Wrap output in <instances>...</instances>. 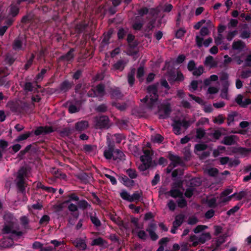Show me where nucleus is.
Listing matches in <instances>:
<instances>
[{"label":"nucleus","mask_w":251,"mask_h":251,"mask_svg":"<svg viewBox=\"0 0 251 251\" xmlns=\"http://www.w3.org/2000/svg\"><path fill=\"white\" fill-rule=\"evenodd\" d=\"M130 209L133 210V212L135 213H139L140 212L141 207L139 206H136L133 204L129 205Z\"/></svg>","instance_id":"62"},{"label":"nucleus","mask_w":251,"mask_h":251,"mask_svg":"<svg viewBox=\"0 0 251 251\" xmlns=\"http://www.w3.org/2000/svg\"><path fill=\"white\" fill-rule=\"evenodd\" d=\"M241 76L242 78H246L251 76V70H245L242 72Z\"/></svg>","instance_id":"58"},{"label":"nucleus","mask_w":251,"mask_h":251,"mask_svg":"<svg viewBox=\"0 0 251 251\" xmlns=\"http://www.w3.org/2000/svg\"><path fill=\"white\" fill-rule=\"evenodd\" d=\"M236 137L235 135H230L225 137L222 143L226 145H231L236 143Z\"/></svg>","instance_id":"16"},{"label":"nucleus","mask_w":251,"mask_h":251,"mask_svg":"<svg viewBox=\"0 0 251 251\" xmlns=\"http://www.w3.org/2000/svg\"><path fill=\"white\" fill-rule=\"evenodd\" d=\"M237 115V113L236 112H232L227 117V123L228 125H230L234 120L235 117Z\"/></svg>","instance_id":"43"},{"label":"nucleus","mask_w":251,"mask_h":251,"mask_svg":"<svg viewBox=\"0 0 251 251\" xmlns=\"http://www.w3.org/2000/svg\"><path fill=\"white\" fill-rule=\"evenodd\" d=\"M22 42L19 39H17L15 41L13 44V48L15 50H19L22 48Z\"/></svg>","instance_id":"54"},{"label":"nucleus","mask_w":251,"mask_h":251,"mask_svg":"<svg viewBox=\"0 0 251 251\" xmlns=\"http://www.w3.org/2000/svg\"><path fill=\"white\" fill-rule=\"evenodd\" d=\"M231 198H231V196H228V197L225 196V197H222V194H221L219 197V203H221L223 202H226L227 201H230Z\"/></svg>","instance_id":"48"},{"label":"nucleus","mask_w":251,"mask_h":251,"mask_svg":"<svg viewBox=\"0 0 251 251\" xmlns=\"http://www.w3.org/2000/svg\"><path fill=\"white\" fill-rule=\"evenodd\" d=\"M168 158L171 161V163L167 168V170L168 173H170L173 168L181 163V159L178 156L175 155L170 152L168 154Z\"/></svg>","instance_id":"5"},{"label":"nucleus","mask_w":251,"mask_h":251,"mask_svg":"<svg viewBox=\"0 0 251 251\" xmlns=\"http://www.w3.org/2000/svg\"><path fill=\"white\" fill-rule=\"evenodd\" d=\"M225 120V118L222 115H219L217 117L214 118L213 122L214 123L218 124H221L223 123Z\"/></svg>","instance_id":"41"},{"label":"nucleus","mask_w":251,"mask_h":251,"mask_svg":"<svg viewBox=\"0 0 251 251\" xmlns=\"http://www.w3.org/2000/svg\"><path fill=\"white\" fill-rule=\"evenodd\" d=\"M133 232L136 234L138 237L142 240H146L148 237V235L144 230L139 229L138 227L133 229Z\"/></svg>","instance_id":"18"},{"label":"nucleus","mask_w":251,"mask_h":251,"mask_svg":"<svg viewBox=\"0 0 251 251\" xmlns=\"http://www.w3.org/2000/svg\"><path fill=\"white\" fill-rule=\"evenodd\" d=\"M141 195L142 194L141 193L138 192L134 193L133 195H130V201H134L139 200L141 197Z\"/></svg>","instance_id":"38"},{"label":"nucleus","mask_w":251,"mask_h":251,"mask_svg":"<svg viewBox=\"0 0 251 251\" xmlns=\"http://www.w3.org/2000/svg\"><path fill=\"white\" fill-rule=\"evenodd\" d=\"M208 25L207 27L203 26L201 28L200 31V34L202 36H204L209 34V29L213 27L212 25L211 24V23L208 21Z\"/></svg>","instance_id":"23"},{"label":"nucleus","mask_w":251,"mask_h":251,"mask_svg":"<svg viewBox=\"0 0 251 251\" xmlns=\"http://www.w3.org/2000/svg\"><path fill=\"white\" fill-rule=\"evenodd\" d=\"M18 8L14 5H11L9 7V15L12 17L15 16L18 13Z\"/></svg>","instance_id":"34"},{"label":"nucleus","mask_w":251,"mask_h":251,"mask_svg":"<svg viewBox=\"0 0 251 251\" xmlns=\"http://www.w3.org/2000/svg\"><path fill=\"white\" fill-rule=\"evenodd\" d=\"M113 149L112 147H111L104 151V156L106 159H113Z\"/></svg>","instance_id":"29"},{"label":"nucleus","mask_w":251,"mask_h":251,"mask_svg":"<svg viewBox=\"0 0 251 251\" xmlns=\"http://www.w3.org/2000/svg\"><path fill=\"white\" fill-rule=\"evenodd\" d=\"M124 156V153L119 150H116L113 151V159L116 160L117 159H122Z\"/></svg>","instance_id":"27"},{"label":"nucleus","mask_w":251,"mask_h":251,"mask_svg":"<svg viewBox=\"0 0 251 251\" xmlns=\"http://www.w3.org/2000/svg\"><path fill=\"white\" fill-rule=\"evenodd\" d=\"M125 67V64L122 61H118L115 63L113 66V68L115 70L122 71Z\"/></svg>","instance_id":"37"},{"label":"nucleus","mask_w":251,"mask_h":251,"mask_svg":"<svg viewBox=\"0 0 251 251\" xmlns=\"http://www.w3.org/2000/svg\"><path fill=\"white\" fill-rule=\"evenodd\" d=\"M75 246L80 250H84L86 248V244L82 240H77L75 242Z\"/></svg>","instance_id":"28"},{"label":"nucleus","mask_w":251,"mask_h":251,"mask_svg":"<svg viewBox=\"0 0 251 251\" xmlns=\"http://www.w3.org/2000/svg\"><path fill=\"white\" fill-rule=\"evenodd\" d=\"M27 171L26 168L24 167L21 168L17 173L16 181L17 186L23 191L25 187V179L24 178L26 176Z\"/></svg>","instance_id":"3"},{"label":"nucleus","mask_w":251,"mask_h":251,"mask_svg":"<svg viewBox=\"0 0 251 251\" xmlns=\"http://www.w3.org/2000/svg\"><path fill=\"white\" fill-rule=\"evenodd\" d=\"M173 131L176 135L180 134L181 132V123L179 121L176 122L173 125Z\"/></svg>","instance_id":"25"},{"label":"nucleus","mask_w":251,"mask_h":251,"mask_svg":"<svg viewBox=\"0 0 251 251\" xmlns=\"http://www.w3.org/2000/svg\"><path fill=\"white\" fill-rule=\"evenodd\" d=\"M12 241L9 239H4V241H2L1 244L0 243V245H1L4 248H7L11 246V242Z\"/></svg>","instance_id":"57"},{"label":"nucleus","mask_w":251,"mask_h":251,"mask_svg":"<svg viewBox=\"0 0 251 251\" xmlns=\"http://www.w3.org/2000/svg\"><path fill=\"white\" fill-rule=\"evenodd\" d=\"M104 241L101 238H98L97 239H94L92 243V245H103Z\"/></svg>","instance_id":"46"},{"label":"nucleus","mask_w":251,"mask_h":251,"mask_svg":"<svg viewBox=\"0 0 251 251\" xmlns=\"http://www.w3.org/2000/svg\"><path fill=\"white\" fill-rule=\"evenodd\" d=\"M120 196L122 199L126 200L127 201H130V195L128 194L126 191H123L120 193Z\"/></svg>","instance_id":"42"},{"label":"nucleus","mask_w":251,"mask_h":251,"mask_svg":"<svg viewBox=\"0 0 251 251\" xmlns=\"http://www.w3.org/2000/svg\"><path fill=\"white\" fill-rule=\"evenodd\" d=\"M147 147L148 149L143 148L144 155L141 156V160L143 164L139 167V168L142 170H146L151 165L152 152L150 149L151 144L150 143L147 144Z\"/></svg>","instance_id":"2"},{"label":"nucleus","mask_w":251,"mask_h":251,"mask_svg":"<svg viewBox=\"0 0 251 251\" xmlns=\"http://www.w3.org/2000/svg\"><path fill=\"white\" fill-rule=\"evenodd\" d=\"M203 39L202 37H201L200 36L197 35L196 37V41L197 46L200 48L203 45L205 47H207L212 43V39L211 38H209L206 39L203 43Z\"/></svg>","instance_id":"10"},{"label":"nucleus","mask_w":251,"mask_h":251,"mask_svg":"<svg viewBox=\"0 0 251 251\" xmlns=\"http://www.w3.org/2000/svg\"><path fill=\"white\" fill-rule=\"evenodd\" d=\"M218 76L217 75H211L209 78L206 79L204 81V83L205 85L208 86L211 84V81H216L218 80Z\"/></svg>","instance_id":"30"},{"label":"nucleus","mask_w":251,"mask_h":251,"mask_svg":"<svg viewBox=\"0 0 251 251\" xmlns=\"http://www.w3.org/2000/svg\"><path fill=\"white\" fill-rule=\"evenodd\" d=\"M78 206L82 209H86L90 206L88 203L84 200L80 201L78 202Z\"/></svg>","instance_id":"40"},{"label":"nucleus","mask_w":251,"mask_h":251,"mask_svg":"<svg viewBox=\"0 0 251 251\" xmlns=\"http://www.w3.org/2000/svg\"><path fill=\"white\" fill-rule=\"evenodd\" d=\"M237 31L236 30L230 31L228 33L226 38L228 40H231L236 35Z\"/></svg>","instance_id":"63"},{"label":"nucleus","mask_w":251,"mask_h":251,"mask_svg":"<svg viewBox=\"0 0 251 251\" xmlns=\"http://www.w3.org/2000/svg\"><path fill=\"white\" fill-rule=\"evenodd\" d=\"M96 126L97 128L106 127L108 126V119L106 116L97 117L95 119Z\"/></svg>","instance_id":"7"},{"label":"nucleus","mask_w":251,"mask_h":251,"mask_svg":"<svg viewBox=\"0 0 251 251\" xmlns=\"http://www.w3.org/2000/svg\"><path fill=\"white\" fill-rule=\"evenodd\" d=\"M144 74V70L143 68L140 67L138 69L137 71V77L139 79L140 81L143 80V76Z\"/></svg>","instance_id":"50"},{"label":"nucleus","mask_w":251,"mask_h":251,"mask_svg":"<svg viewBox=\"0 0 251 251\" xmlns=\"http://www.w3.org/2000/svg\"><path fill=\"white\" fill-rule=\"evenodd\" d=\"M155 225L153 224H150L147 228V231L148 232L152 240H156L158 238V236L155 232Z\"/></svg>","instance_id":"13"},{"label":"nucleus","mask_w":251,"mask_h":251,"mask_svg":"<svg viewBox=\"0 0 251 251\" xmlns=\"http://www.w3.org/2000/svg\"><path fill=\"white\" fill-rule=\"evenodd\" d=\"M53 131V129L50 126L40 127L35 131V134L37 135L49 133Z\"/></svg>","instance_id":"17"},{"label":"nucleus","mask_w":251,"mask_h":251,"mask_svg":"<svg viewBox=\"0 0 251 251\" xmlns=\"http://www.w3.org/2000/svg\"><path fill=\"white\" fill-rule=\"evenodd\" d=\"M14 222H12V223L5 225L3 229V231L5 233H14V234H17L18 235H20L21 232H17L14 229Z\"/></svg>","instance_id":"15"},{"label":"nucleus","mask_w":251,"mask_h":251,"mask_svg":"<svg viewBox=\"0 0 251 251\" xmlns=\"http://www.w3.org/2000/svg\"><path fill=\"white\" fill-rule=\"evenodd\" d=\"M233 192V189L229 187L224 190L222 194V198L225 196H227Z\"/></svg>","instance_id":"60"},{"label":"nucleus","mask_w":251,"mask_h":251,"mask_svg":"<svg viewBox=\"0 0 251 251\" xmlns=\"http://www.w3.org/2000/svg\"><path fill=\"white\" fill-rule=\"evenodd\" d=\"M226 236L225 235L220 236L213 243V251L214 250H223L221 247V245L225 242Z\"/></svg>","instance_id":"11"},{"label":"nucleus","mask_w":251,"mask_h":251,"mask_svg":"<svg viewBox=\"0 0 251 251\" xmlns=\"http://www.w3.org/2000/svg\"><path fill=\"white\" fill-rule=\"evenodd\" d=\"M236 101L238 104L242 107H245L251 103V99L245 98L242 95H239L237 97Z\"/></svg>","instance_id":"12"},{"label":"nucleus","mask_w":251,"mask_h":251,"mask_svg":"<svg viewBox=\"0 0 251 251\" xmlns=\"http://www.w3.org/2000/svg\"><path fill=\"white\" fill-rule=\"evenodd\" d=\"M51 243L55 247H60L59 249H63L65 244L64 241H58L56 240L51 241Z\"/></svg>","instance_id":"35"},{"label":"nucleus","mask_w":251,"mask_h":251,"mask_svg":"<svg viewBox=\"0 0 251 251\" xmlns=\"http://www.w3.org/2000/svg\"><path fill=\"white\" fill-rule=\"evenodd\" d=\"M135 73V69L131 70L130 73L128 75V81L130 86H132L134 82V75Z\"/></svg>","instance_id":"32"},{"label":"nucleus","mask_w":251,"mask_h":251,"mask_svg":"<svg viewBox=\"0 0 251 251\" xmlns=\"http://www.w3.org/2000/svg\"><path fill=\"white\" fill-rule=\"evenodd\" d=\"M207 148V146L203 144H197L195 146V150L196 151H204Z\"/></svg>","instance_id":"49"},{"label":"nucleus","mask_w":251,"mask_h":251,"mask_svg":"<svg viewBox=\"0 0 251 251\" xmlns=\"http://www.w3.org/2000/svg\"><path fill=\"white\" fill-rule=\"evenodd\" d=\"M233 60H234L237 64L241 65L244 63L246 54L244 52L233 53L231 55Z\"/></svg>","instance_id":"9"},{"label":"nucleus","mask_w":251,"mask_h":251,"mask_svg":"<svg viewBox=\"0 0 251 251\" xmlns=\"http://www.w3.org/2000/svg\"><path fill=\"white\" fill-rule=\"evenodd\" d=\"M184 216L182 214H180L176 216L175 220L174 222V227L177 228L183 222Z\"/></svg>","instance_id":"21"},{"label":"nucleus","mask_w":251,"mask_h":251,"mask_svg":"<svg viewBox=\"0 0 251 251\" xmlns=\"http://www.w3.org/2000/svg\"><path fill=\"white\" fill-rule=\"evenodd\" d=\"M83 149L87 153L93 154L96 151L97 147L95 146L87 145L84 146Z\"/></svg>","instance_id":"22"},{"label":"nucleus","mask_w":251,"mask_h":251,"mask_svg":"<svg viewBox=\"0 0 251 251\" xmlns=\"http://www.w3.org/2000/svg\"><path fill=\"white\" fill-rule=\"evenodd\" d=\"M204 172L210 176H214L217 175L218 170L215 168H208L205 169Z\"/></svg>","instance_id":"24"},{"label":"nucleus","mask_w":251,"mask_h":251,"mask_svg":"<svg viewBox=\"0 0 251 251\" xmlns=\"http://www.w3.org/2000/svg\"><path fill=\"white\" fill-rule=\"evenodd\" d=\"M127 174L131 178H134L137 176L136 172L132 169H128L126 171Z\"/></svg>","instance_id":"55"},{"label":"nucleus","mask_w":251,"mask_h":251,"mask_svg":"<svg viewBox=\"0 0 251 251\" xmlns=\"http://www.w3.org/2000/svg\"><path fill=\"white\" fill-rule=\"evenodd\" d=\"M219 87L218 86H210L207 90V93L209 94H215L218 92Z\"/></svg>","instance_id":"39"},{"label":"nucleus","mask_w":251,"mask_h":251,"mask_svg":"<svg viewBox=\"0 0 251 251\" xmlns=\"http://www.w3.org/2000/svg\"><path fill=\"white\" fill-rule=\"evenodd\" d=\"M203 72V68L201 66L199 68L194 70L193 74L194 75L199 76L201 75Z\"/></svg>","instance_id":"51"},{"label":"nucleus","mask_w":251,"mask_h":251,"mask_svg":"<svg viewBox=\"0 0 251 251\" xmlns=\"http://www.w3.org/2000/svg\"><path fill=\"white\" fill-rule=\"evenodd\" d=\"M211 238V235L209 233H203L198 239L196 236H192L190 238V241L193 242L192 246H196L199 243H204L206 241Z\"/></svg>","instance_id":"4"},{"label":"nucleus","mask_w":251,"mask_h":251,"mask_svg":"<svg viewBox=\"0 0 251 251\" xmlns=\"http://www.w3.org/2000/svg\"><path fill=\"white\" fill-rule=\"evenodd\" d=\"M207 203L210 207H215L216 205V199L212 198L207 201Z\"/></svg>","instance_id":"64"},{"label":"nucleus","mask_w":251,"mask_h":251,"mask_svg":"<svg viewBox=\"0 0 251 251\" xmlns=\"http://www.w3.org/2000/svg\"><path fill=\"white\" fill-rule=\"evenodd\" d=\"M30 135V133L29 132H27L24 134H23L20 135L17 139V141H21L22 140H24L26 139L28 137H29Z\"/></svg>","instance_id":"44"},{"label":"nucleus","mask_w":251,"mask_h":251,"mask_svg":"<svg viewBox=\"0 0 251 251\" xmlns=\"http://www.w3.org/2000/svg\"><path fill=\"white\" fill-rule=\"evenodd\" d=\"M91 220L93 224L97 227L100 226L101 225L100 222L99 220V219L95 216H91Z\"/></svg>","instance_id":"45"},{"label":"nucleus","mask_w":251,"mask_h":251,"mask_svg":"<svg viewBox=\"0 0 251 251\" xmlns=\"http://www.w3.org/2000/svg\"><path fill=\"white\" fill-rule=\"evenodd\" d=\"M47 72V70L45 69H43L41 70V73H39L36 76V80L37 81H40L41 80L43 77L44 75L46 74Z\"/></svg>","instance_id":"61"},{"label":"nucleus","mask_w":251,"mask_h":251,"mask_svg":"<svg viewBox=\"0 0 251 251\" xmlns=\"http://www.w3.org/2000/svg\"><path fill=\"white\" fill-rule=\"evenodd\" d=\"M169 193L170 195L174 198H181L183 196V193L176 189H172Z\"/></svg>","instance_id":"26"},{"label":"nucleus","mask_w":251,"mask_h":251,"mask_svg":"<svg viewBox=\"0 0 251 251\" xmlns=\"http://www.w3.org/2000/svg\"><path fill=\"white\" fill-rule=\"evenodd\" d=\"M158 84L152 85L148 88V92L150 96H147L142 100L145 102L148 107L153 109L156 106L158 107V115L159 118L165 119L168 117L171 112V108L169 104H162L159 107L158 105L157 95L156 94L157 88Z\"/></svg>","instance_id":"1"},{"label":"nucleus","mask_w":251,"mask_h":251,"mask_svg":"<svg viewBox=\"0 0 251 251\" xmlns=\"http://www.w3.org/2000/svg\"><path fill=\"white\" fill-rule=\"evenodd\" d=\"M163 137L160 134H155L151 136V140L155 143H160L163 141Z\"/></svg>","instance_id":"31"},{"label":"nucleus","mask_w":251,"mask_h":251,"mask_svg":"<svg viewBox=\"0 0 251 251\" xmlns=\"http://www.w3.org/2000/svg\"><path fill=\"white\" fill-rule=\"evenodd\" d=\"M229 85V83L227 82L226 83V86L224 87V88L222 89L221 93V96L222 98L225 99H228V89L227 87Z\"/></svg>","instance_id":"33"},{"label":"nucleus","mask_w":251,"mask_h":251,"mask_svg":"<svg viewBox=\"0 0 251 251\" xmlns=\"http://www.w3.org/2000/svg\"><path fill=\"white\" fill-rule=\"evenodd\" d=\"M207 228V226L204 225H200L197 226L195 229H194V232L196 233H198L200 232L201 231H203Z\"/></svg>","instance_id":"53"},{"label":"nucleus","mask_w":251,"mask_h":251,"mask_svg":"<svg viewBox=\"0 0 251 251\" xmlns=\"http://www.w3.org/2000/svg\"><path fill=\"white\" fill-rule=\"evenodd\" d=\"M244 64L247 66H251V53L247 55H246Z\"/></svg>","instance_id":"52"},{"label":"nucleus","mask_w":251,"mask_h":251,"mask_svg":"<svg viewBox=\"0 0 251 251\" xmlns=\"http://www.w3.org/2000/svg\"><path fill=\"white\" fill-rule=\"evenodd\" d=\"M204 134H205V132H204V130H203L201 128H199L197 130L196 136L198 138L201 139L204 136Z\"/></svg>","instance_id":"59"},{"label":"nucleus","mask_w":251,"mask_h":251,"mask_svg":"<svg viewBox=\"0 0 251 251\" xmlns=\"http://www.w3.org/2000/svg\"><path fill=\"white\" fill-rule=\"evenodd\" d=\"M232 51H231V55L233 53L243 52L246 48L245 44L241 41H234L232 45Z\"/></svg>","instance_id":"6"},{"label":"nucleus","mask_w":251,"mask_h":251,"mask_svg":"<svg viewBox=\"0 0 251 251\" xmlns=\"http://www.w3.org/2000/svg\"><path fill=\"white\" fill-rule=\"evenodd\" d=\"M169 241V239L167 237L163 238L160 240L159 242V247L157 251H163L165 249V247H167Z\"/></svg>","instance_id":"20"},{"label":"nucleus","mask_w":251,"mask_h":251,"mask_svg":"<svg viewBox=\"0 0 251 251\" xmlns=\"http://www.w3.org/2000/svg\"><path fill=\"white\" fill-rule=\"evenodd\" d=\"M88 126V123L87 121H82L76 124L75 128L77 130L81 131L86 129Z\"/></svg>","instance_id":"19"},{"label":"nucleus","mask_w":251,"mask_h":251,"mask_svg":"<svg viewBox=\"0 0 251 251\" xmlns=\"http://www.w3.org/2000/svg\"><path fill=\"white\" fill-rule=\"evenodd\" d=\"M104 94V87L102 85H99L95 90L90 91L88 93L89 97H101Z\"/></svg>","instance_id":"8"},{"label":"nucleus","mask_w":251,"mask_h":251,"mask_svg":"<svg viewBox=\"0 0 251 251\" xmlns=\"http://www.w3.org/2000/svg\"><path fill=\"white\" fill-rule=\"evenodd\" d=\"M246 195V193L244 191H241L240 192L238 193H234L231 195V198L233 197H236V199L237 200H241L242 198H243Z\"/></svg>","instance_id":"36"},{"label":"nucleus","mask_w":251,"mask_h":251,"mask_svg":"<svg viewBox=\"0 0 251 251\" xmlns=\"http://www.w3.org/2000/svg\"><path fill=\"white\" fill-rule=\"evenodd\" d=\"M204 64L205 66L212 68L215 67L217 65V62L214 59L212 56L209 55L205 58Z\"/></svg>","instance_id":"14"},{"label":"nucleus","mask_w":251,"mask_h":251,"mask_svg":"<svg viewBox=\"0 0 251 251\" xmlns=\"http://www.w3.org/2000/svg\"><path fill=\"white\" fill-rule=\"evenodd\" d=\"M73 51L74 50L71 49L65 56L62 57L63 59L67 61L70 60L71 59H72L74 57L73 54Z\"/></svg>","instance_id":"47"},{"label":"nucleus","mask_w":251,"mask_h":251,"mask_svg":"<svg viewBox=\"0 0 251 251\" xmlns=\"http://www.w3.org/2000/svg\"><path fill=\"white\" fill-rule=\"evenodd\" d=\"M189 96L198 103L200 104H204L203 101L201 98L195 96L194 95L191 94H190Z\"/></svg>","instance_id":"56"}]
</instances>
